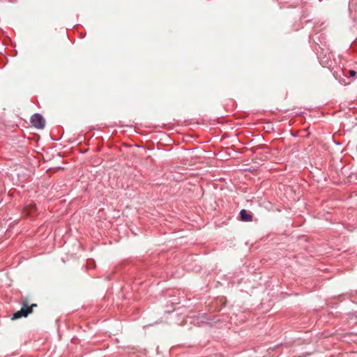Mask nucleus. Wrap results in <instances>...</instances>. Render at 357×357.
Returning <instances> with one entry per match:
<instances>
[{
	"label": "nucleus",
	"instance_id": "5",
	"mask_svg": "<svg viewBox=\"0 0 357 357\" xmlns=\"http://www.w3.org/2000/svg\"><path fill=\"white\" fill-rule=\"evenodd\" d=\"M349 74L351 77H354L356 73L354 70H349Z\"/></svg>",
	"mask_w": 357,
	"mask_h": 357
},
{
	"label": "nucleus",
	"instance_id": "1",
	"mask_svg": "<svg viewBox=\"0 0 357 357\" xmlns=\"http://www.w3.org/2000/svg\"><path fill=\"white\" fill-rule=\"evenodd\" d=\"M36 307H37V304H35V303H33L31 305H29V303H28L27 300L26 299L22 303V308L19 311L14 313V314L12 317V319H20L23 317H27L29 314L32 313L33 308Z\"/></svg>",
	"mask_w": 357,
	"mask_h": 357
},
{
	"label": "nucleus",
	"instance_id": "2",
	"mask_svg": "<svg viewBox=\"0 0 357 357\" xmlns=\"http://www.w3.org/2000/svg\"><path fill=\"white\" fill-rule=\"evenodd\" d=\"M31 123L35 128L43 129L45 125V120L40 114H35L31 118Z\"/></svg>",
	"mask_w": 357,
	"mask_h": 357
},
{
	"label": "nucleus",
	"instance_id": "3",
	"mask_svg": "<svg viewBox=\"0 0 357 357\" xmlns=\"http://www.w3.org/2000/svg\"><path fill=\"white\" fill-rule=\"evenodd\" d=\"M36 211V205L29 204L24 207L23 213L26 216H31Z\"/></svg>",
	"mask_w": 357,
	"mask_h": 357
},
{
	"label": "nucleus",
	"instance_id": "4",
	"mask_svg": "<svg viewBox=\"0 0 357 357\" xmlns=\"http://www.w3.org/2000/svg\"><path fill=\"white\" fill-rule=\"evenodd\" d=\"M241 220L244 222H251L252 220V215L249 214L246 210L242 209L240 212Z\"/></svg>",
	"mask_w": 357,
	"mask_h": 357
}]
</instances>
